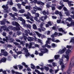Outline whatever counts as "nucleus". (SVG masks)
I'll return each instance as SVG.
<instances>
[{"mask_svg": "<svg viewBox=\"0 0 74 74\" xmlns=\"http://www.w3.org/2000/svg\"><path fill=\"white\" fill-rule=\"evenodd\" d=\"M40 50L41 53H46L48 52V49L46 48H44L43 49H41Z\"/></svg>", "mask_w": 74, "mask_h": 74, "instance_id": "nucleus-12", "label": "nucleus"}, {"mask_svg": "<svg viewBox=\"0 0 74 74\" xmlns=\"http://www.w3.org/2000/svg\"><path fill=\"white\" fill-rule=\"evenodd\" d=\"M74 2H73L72 1H69L68 2V4L69 6V7H71V6H73L74 5L73 4H72L71 3H73Z\"/></svg>", "mask_w": 74, "mask_h": 74, "instance_id": "nucleus-16", "label": "nucleus"}, {"mask_svg": "<svg viewBox=\"0 0 74 74\" xmlns=\"http://www.w3.org/2000/svg\"><path fill=\"white\" fill-rule=\"evenodd\" d=\"M71 10L72 11V12H71V13L74 15V9L73 7H71Z\"/></svg>", "mask_w": 74, "mask_h": 74, "instance_id": "nucleus-35", "label": "nucleus"}, {"mask_svg": "<svg viewBox=\"0 0 74 74\" xmlns=\"http://www.w3.org/2000/svg\"><path fill=\"white\" fill-rule=\"evenodd\" d=\"M2 8H3L4 10V12L5 13H7L8 14L9 12L8 11V6H7V4L6 5H3L2 6Z\"/></svg>", "mask_w": 74, "mask_h": 74, "instance_id": "nucleus-7", "label": "nucleus"}, {"mask_svg": "<svg viewBox=\"0 0 74 74\" xmlns=\"http://www.w3.org/2000/svg\"><path fill=\"white\" fill-rule=\"evenodd\" d=\"M27 40L28 41H32L33 40H34V38L33 37H30V36H29L27 38Z\"/></svg>", "mask_w": 74, "mask_h": 74, "instance_id": "nucleus-18", "label": "nucleus"}, {"mask_svg": "<svg viewBox=\"0 0 74 74\" xmlns=\"http://www.w3.org/2000/svg\"><path fill=\"white\" fill-rule=\"evenodd\" d=\"M63 60L62 59H60V65H62L64 64V63L63 62Z\"/></svg>", "mask_w": 74, "mask_h": 74, "instance_id": "nucleus-26", "label": "nucleus"}, {"mask_svg": "<svg viewBox=\"0 0 74 74\" xmlns=\"http://www.w3.org/2000/svg\"><path fill=\"white\" fill-rule=\"evenodd\" d=\"M19 69L21 70L23 69V66L22 65H18V66Z\"/></svg>", "mask_w": 74, "mask_h": 74, "instance_id": "nucleus-48", "label": "nucleus"}, {"mask_svg": "<svg viewBox=\"0 0 74 74\" xmlns=\"http://www.w3.org/2000/svg\"><path fill=\"white\" fill-rule=\"evenodd\" d=\"M52 6H51V7L52 10V11H54V10H55V6H56V5L54 4H52Z\"/></svg>", "mask_w": 74, "mask_h": 74, "instance_id": "nucleus-22", "label": "nucleus"}, {"mask_svg": "<svg viewBox=\"0 0 74 74\" xmlns=\"http://www.w3.org/2000/svg\"><path fill=\"white\" fill-rule=\"evenodd\" d=\"M66 21H69V22H71L72 21V18H66Z\"/></svg>", "mask_w": 74, "mask_h": 74, "instance_id": "nucleus-43", "label": "nucleus"}, {"mask_svg": "<svg viewBox=\"0 0 74 74\" xmlns=\"http://www.w3.org/2000/svg\"><path fill=\"white\" fill-rule=\"evenodd\" d=\"M21 51H24L25 53V56L27 58L28 56L29 57H32V58H34V55H30V54L28 52V51L27 50V49L25 47H24Z\"/></svg>", "mask_w": 74, "mask_h": 74, "instance_id": "nucleus-1", "label": "nucleus"}, {"mask_svg": "<svg viewBox=\"0 0 74 74\" xmlns=\"http://www.w3.org/2000/svg\"><path fill=\"white\" fill-rule=\"evenodd\" d=\"M33 28L34 29V30H37V26H36V25L35 24H34L33 25Z\"/></svg>", "mask_w": 74, "mask_h": 74, "instance_id": "nucleus-34", "label": "nucleus"}, {"mask_svg": "<svg viewBox=\"0 0 74 74\" xmlns=\"http://www.w3.org/2000/svg\"><path fill=\"white\" fill-rule=\"evenodd\" d=\"M50 33H51V31H48L47 32V35H49V34H50Z\"/></svg>", "mask_w": 74, "mask_h": 74, "instance_id": "nucleus-61", "label": "nucleus"}, {"mask_svg": "<svg viewBox=\"0 0 74 74\" xmlns=\"http://www.w3.org/2000/svg\"><path fill=\"white\" fill-rule=\"evenodd\" d=\"M1 28L3 29L4 30H5L7 29V26L6 25L2 26L1 27Z\"/></svg>", "mask_w": 74, "mask_h": 74, "instance_id": "nucleus-32", "label": "nucleus"}, {"mask_svg": "<svg viewBox=\"0 0 74 74\" xmlns=\"http://www.w3.org/2000/svg\"><path fill=\"white\" fill-rule=\"evenodd\" d=\"M21 64H22V65H23L26 68L28 67V66H27V65L26 64V63L24 62H23Z\"/></svg>", "mask_w": 74, "mask_h": 74, "instance_id": "nucleus-36", "label": "nucleus"}, {"mask_svg": "<svg viewBox=\"0 0 74 74\" xmlns=\"http://www.w3.org/2000/svg\"><path fill=\"white\" fill-rule=\"evenodd\" d=\"M42 14L44 15H49V12L48 11H47L46 10H45L42 12Z\"/></svg>", "mask_w": 74, "mask_h": 74, "instance_id": "nucleus-14", "label": "nucleus"}, {"mask_svg": "<svg viewBox=\"0 0 74 74\" xmlns=\"http://www.w3.org/2000/svg\"><path fill=\"white\" fill-rule=\"evenodd\" d=\"M71 47H72L71 46H70V45H67L66 46V47L67 48H68V49H70V48H71Z\"/></svg>", "mask_w": 74, "mask_h": 74, "instance_id": "nucleus-58", "label": "nucleus"}, {"mask_svg": "<svg viewBox=\"0 0 74 74\" xmlns=\"http://www.w3.org/2000/svg\"><path fill=\"white\" fill-rule=\"evenodd\" d=\"M74 66V60L73 59L71 60L70 62L69 66L71 67H73Z\"/></svg>", "mask_w": 74, "mask_h": 74, "instance_id": "nucleus-13", "label": "nucleus"}, {"mask_svg": "<svg viewBox=\"0 0 74 74\" xmlns=\"http://www.w3.org/2000/svg\"><path fill=\"white\" fill-rule=\"evenodd\" d=\"M18 19L20 21H22V23H21L22 25H25V24L26 21L23 19V18L22 17H18Z\"/></svg>", "mask_w": 74, "mask_h": 74, "instance_id": "nucleus-9", "label": "nucleus"}, {"mask_svg": "<svg viewBox=\"0 0 74 74\" xmlns=\"http://www.w3.org/2000/svg\"><path fill=\"white\" fill-rule=\"evenodd\" d=\"M46 6L47 8H49V7H51V6L49 5V4L46 5Z\"/></svg>", "mask_w": 74, "mask_h": 74, "instance_id": "nucleus-60", "label": "nucleus"}, {"mask_svg": "<svg viewBox=\"0 0 74 74\" xmlns=\"http://www.w3.org/2000/svg\"><path fill=\"white\" fill-rule=\"evenodd\" d=\"M13 43L14 44V45H18V47L19 48H22V47L21 46V45H19V44L18 43H16V42H14Z\"/></svg>", "mask_w": 74, "mask_h": 74, "instance_id": "nucleus-19", "label": "nucleus"}, {"mask_svg": "<svg viewBox=\"0 0 74 74\" xmlns=\"http://www.w3.org/2000/svg\"><path fill=\"white\" fill-rule=\"evenodd\" d=\"M44 23L42 22L40 25V27L41 28H42V26H44Z\"/></svg>", "mask_w": 74, "mask_h": 74, "instance_id": "nucleus-56", "label": "nucleus"}, {"mask_svg": "<svg viewBox=\"0 0 74 74\" xmlns=\"http://www.w3.org/2000/svg\"><path fill=\"white\" fill-rule=\"evenodd\" d=\"M33 8L34 10L35 11H36L37 10L38 7L36 6H35V7H34Z\"/></svg>", "mask_w": 74, "mask_h": 74, "instance_id": "nucleus-50", "label": "nucleus"}, {"mask_svg": "<svg viewBox=\"0 0 74 74\" xmlns=\"http://www.w3.org/2000/svg\"><path fill=\"white\" fill-rule=\"evenodd\" d=\"M8 29H11V30H12L13 29V27L12 25H10L8 27Z\"/></svg>", "mask_w": 74, "mask_h": 74, "instance_id": "nucleus-46", "label": "nucleus"}, {"mask_svg": "<svg viewBox=\"0 0 74 74\" xmlns=\"http://www.w3.org/2000/svg\"><path fill=\"white\" fill-rule=\"evenodd\" d=\"M25 8L27 10H30L31 9V6H26Z\"/></svg>", "mask_w": 74, "mask_h": 74, "instance_id": "nucleus-30", "label": "nucleus"}, {"mask_svg": "<svg viewBox=\"0 0 74 74\" xmlns=\"http://www.w3.org/2000/svg\"><path fill=\"white\" fill-rule=\"evenodd\" d=\"M66 51V48H64L62 50H60L58 52V53H60V54H63V53H64V52H65Z\"/></svg>", "mask_w": 74, "mask_h": 74, "instance_id": "nucleus-11", "label": "nucleus"}, {"mask_svg": "<svg viewBox=\"0 0 74 74\" xmlns=\"http://www.w3.org/2000/svg\"><path fill=\"white\" fill-rule=\"evenodd\" d=\"M31 68L32 69H35V66L33 64H31Z\"/></svg>", "mask_w": 74, "mask_h": 74, "instance_id": "nucleus-41", "label": "nucleus"}, {"mask_svg": "<svg viewBox=\"0 0 74 74\" xmlns=\"http://www.w3.org/2000/svg\"><path fill=\"white\" fill-rule=\"evenodd\" d=\"M66 23L67 24V26H71V24H69V23L67 22H66Z\"/></svg>", "mask_w": 74, "mask_h": 74, "instance_id": "nucleus-49", "label": "nucleus"}, {"mask_svg": "<svg viewBox=\"0 0 74 74\" xmlns=\"http://www.w3.org/2000/svg\"><path fill=\"white\" fill-rule=\"evenodd\" d=\"M59 57H60V55H56L54 56V58L55 59H59Z\"/></svg>", "mask_w": 74, "mask_h": 74, "instance_id": "nucleus-37", "label": "nucleus"}, {"mask_svg": "<svg viewBox=\"0 0 74 74\" xmlns=\"http://www.w3.org/2000/svg\"><path fill=\"white\" fill-rule=\"evenodd\" d=\"M5 21L4 20L3 21H1V25H5Z\"/></svg>", "mask_w": 74, "mask_h": 74, "instance_id": "nucleus-42", "label": "nucleus"}, {"mask_svg": "<svg viewBox=\"0 0 74 74\" xmlns=\"http://www.w3.org/2000/svg\"><path fill=\"white\" fill-rule=\"evenodd\" d=\"M3 20H4V21H5V22L8 24H10V22L8 21H7V19H6L5 18H4L3 19Z\"/></svg>", "mask_w": 74, "mask_h": 74, "instance_id": "nucleus-44", "label": "nucleus"}, {"mask_svg": "<svg viewBox=\"0 0 74 74\" xmlns=\"http://www.w3.org/2000/svg\"><path fill=\"white\" fill-rule=\"evenodd\" d=\"M16 41L18 42H20V44H21V45H22V46H24L25 45V44H26L25 41H21V40H20L19 39H16Z\"/></svg>", "mask_w": 74, "mask_h": 74, "instance_id": "nucleus-10", "label": "nucleus"}, {"mask_svg": "<svg viewBox=\"0 0 74 74\" xmlns=\"http://www.w3.org/2000/svg\"><path fill=\"white\" fill-rule=\"evenodd\" d=\"M41 28H42V31H45V30H46V28L44 27H42Z\"/></svg>", "mask_w": 74, "mask_h": 74, "instance_id": "nucleus-64", "label": "nucleus"}, {"mask_svg": "<svg viewBox=\"0 0 74 74\" xmlns=\"http://www.w3.org/2000/svg\"><path fill=\"white\" fill-rule=\"evenodd\" d=\"M47 40H48L47 41H46V44H49V43L50 42V41H50V40H51V38H48Z\"/></svg>", "mask_w": 74, "mask_h": 74, "instance_id": "nucleus-33", "label": "nucleus"}, {"mask_svg": "<svg viewBox=\"0 0 74 74\" xmlns=\"http://www.w3.org/2000/svg\"><path fill=\"white\" fill-rule=\"evenodd\" d=\"M16 34L17 35H21V32L20 31H18L17 32Z\"/></svg>", "mask_w": 74, "mask_h": 74, "instance_id": "nucleus-52", "label": "nucleus"}, {"mask_svg": "<svg viewBox=\"0 0 74 74\" xmlns=\"http://www.w3.org/2000/svg\"><path fill=\"white\" fill-rule=\"evenodd\" d=\"M62 6H59L57 7V8L59 9V10H62Z\"/></svg>", "mask_w": 74, "mask_h": 74, "instance_id": "nucleus-62", "label": "nucleus"}, {"mask_svg": "<svg viewBox=\"0 0 74 74\" xmlns=\"http://www.w3.org/2000/svg\"><path fill=\"white\" fill-rule=\"evenodd\" d=\"M25 36H28V34H29L30 36H34L36 35L35 33L34 32H30V30L29 29L25 30Z\"/></svg>", "mask_w": 74, "mask_h": 74, "instance_id": "nucleus-6", "label": "nucleus"}, {"mask_svg": "<svg viewBox=\"0 0 74 74\" xmlns=\"http://www.w3.org/2000/svg\"><path fill=\"white\" fill-rule=\"evenodd\" d=\"M12 10H13V11H14L15 12H18V10H17V9L15 7H12Z\"/></svg>", "mask_w": 74, "mask_h": 74, "instance_id": "nucleus-28", "label": "nucleus"}, {"mask_svg": "<svg viewBox=\"0 0 74 74\" xmlns=\"http://www.w3.org/2000/svg\"><path fill=\"white\" fill-rule=\"evenodd\" d=\"M3 55L5 56H8V53L7 51H5L3 54Z\"/></svg>", "mask_w": 74, "mask_h": 74, "instance_id": "nucleus-38", "label": "nucleus"}, {"mask_svg": "<svg viewBox=\"0 0 74 74\" xmlns=\"http://www.w3.org/2000/svg\"><path fill=\"white\" fill-rule=\"evenodd\" d=\"M22 36H23L24 40H25V41H26V40H27V37L25 36V34H22Z\"/></svg>", "mask_w": 74, "mask_h": 74, "instance_id": "nucleus-24", "label": "nucleus"}, {"mask_svg": "<svg viewBox=\"0 0 74 74\" xmlns=\"http://www.w3.org/2000/svg\"><path fill=\"white\" fill-rule=\"evenodd\" d=\"M22 51H17V52L16 53V54H17V55H18L22 54Z\"/></svg>", "mask_w": 74, "mask_h": 74, "instance_id": "nucleus-47", "label": "nucleus"}, {"mask_svg": "<svg viewBox=\"0 0 74 74\" xmlns=\"http://www.w3.org/2000/svg\"><path fill=\"white\" fill-rule=\"evenodd\" d=\"M42 48H45V47H47L49 48H51V46L50 45H48V44L46 43V44L45 45H42Z\"/></svg>", "mask_w": 74, "mask_h": 74, "instance_id": "nucleus-17", "label": "nucleus"}, {"mask_svg": "<svg viewBox=\"0 0 74 74\" xmlns=\"http://www.w3.org/2000/svg\"><path fill=\"white\" fill-rule=\"evenodd\" d=\"M2 62H5L6 61V60H7V58H3L2 59Z\"/></svg>", "mask_w": 74, "mask_h": 74, "instance_id": "nucleus-45", "label": "nucleus"}, {"mask_svg": "<svg viewBox=\"0 0 74 74\" xmlns=\"http://www.w3.org/2000/svg\"><path fill=\"white\" fill-rule=\"evenodd\" d=\"M67 74H70V70L69 69L67 71Z\"/></svg>", "mask_w": 74, "mask_h": 74, "instance_id": "nucleus-63", "label": "nucleus"}, {"mask_svg": "<svg viewBox=\"0 0 74 74\" xmlns=\"http://www.w3.org/2000/svg\"><path fill=\"white\" fill-rule=\"evenodd\" d=\"M71 51V50L68 49L67 50V51L66 52V56L64 55H62V58H65L66 59V61L67 62H68L69 61V53H70Z\"/></svg>", "mask_w": 74, "mask_h": 74, "instance_id": "nucleus-3", "label": "nucleus"}, {"mask_svg": "<svg viewBox=\"0 0 74 74\" xmlns=\"http://www.w3.org/2000/svg\"><path fill=\"white\" fill-rule=\"evenodd\" d=\"M24 16H26V18L27 19H29L31 21H32V22H34V20L33 19L34 17L31 16V14H30V13L29 12L27 13V14H24Z\"/></svg>", "mask_w": 74, "mask_h": 74, "instance_id": "nucleus-4", "label": "nucleus"}, {"mask_svg": "<svg viewBox=\"0 0 74 74\" xmlns=\"http://www.w3.org/2000/svg\"><path fill=\"white\" fill-rule=\"evenodd\" d=\"M40 20L41 21H43L44 20V16H42L40 18Z\"/></svg>", "mask_w": 74, "mask_h": 74, "instance_id": "nucleus-54", "label": "nucleus"}, {"mask_svg": "<svg viewBox=\"0 0 74 74\" xmlns=\"http://www.w3.org/2000/svg\"><path fill=\"white\" fill-rule=\"evenodd\" d=\"M38 41L39 43H40V45H42V44H43V43H42V40H41L40 39H38Z\"/></svg>", "mask_w": 74, "mask_h": 74, "instance_id": "nucleus-39", "label": "nucleus"}, {"mask_svg": "<svg viewBox=\"0 0 74 74\" xmlns=\"http://www.w3.org/2000/svg\"><path fill=\"white\" fill-rule=\"evenodd\" d=\"M58 31L59 32H62V33H63L64 34H66L67 32H65V31L63 29V28H61L58 29Z\"/></svg>", "mask_w": 74, "mask_h": 74, "instance_id": "nucleus-15", "label": "nucleus"}, {"mask_svg": "<svg viewBox=\"0 0 74 74\" xmlns=\"http://www.w3.org/2000/svg\"><path fill=\"white\" fill-rule=\"evenodd\" d=\"M59 11L57 10L55 12V14H56V15H58L59 14Z\"/></svg>", "mask_w": 74, "mask_h": 74, "instance_id": "nucleus-57", "label": "nucleus"}, {"mask_svg": "<svg viewBox=\"0 0 74 74\" xmlns=\"http://www.w3.org/2000/svg\"><path fill=\"white\" fill-rule=\"evenodd\" d=\"M45 69L46 71H48L49 70V68L48 67L45 66Z\"/></svg>", "mask_w": 74, "mask_h": 74, "instance_id": "nucleus-53", "label": "nucleus"}, {"mask_svg": "<svg viewBox=\"0 0 74 74\" xmlns=\"http://www.w3.org/2000/svg\"><path fill=\"white\" fill-rule=\"evenodd\" d=\"M7 3L8 4L10 5H13V3L12 0H10V1H8Z\"/></svg>", "mask_w": 74, "mask_h": 74, "instance_id": "nucleus-23", "label": "nucleus"}, {"mask_svg": "<svg viewBox=\"0 0 74 74\" xmlns=\"http://www.w3.org/2000/svg\"><path fill=\"white\" fill-rule=\"evenodd\" d=\"M17 5L18 7V8L19 9H22V7H21V5L19 3H18L17 4Z\"/></svg>", "mask_w": 74, "mask_h": 74, "instance_id": "nucleus-40", "label": "nucleus"}, {"mask_svg": "<svg viewBox=\"0 0 74 74\" xmlns=\"http://www.w3.org/2000/svg\"><path fill=\"white\" fill-rule=\"evenodd\" d=\"M35 33L39 37H41V36H42V34H41L39 33L38 32H35Z\"/></svg>", "mask_w": 74, "mask_h": 74, "instance_id": "nucleus-27", "label": "nucleus"}, {"mask_svg": "<svg viewBox=\"0 0 74 74\" xmlns=\"http://www.w3.org/2000/svg\"><path fill=\"white\" fill-rule=\"evenodd\" d=\"M35 72H36V73H38V74H44V73H41L40 72V71H38L37 69H35Z\"/></svg>", "mask_w": 74, "mask_h": 74, "instance_id": "nucleus-31", "label": "nucleus"}, {"mask_svg": "<svg viewBox=\"0 0 74 74\" xmlns=\"http://www.w3.org/2000/svg\"><path fill=\"white\" fill-rule=\"evenodd\" d=\"M51 45L53 47H57V45H55V43H52Z\"/></svg>", "mask_w": 74, "mask_h": 74, "instance_id": "nucleus-51", "label": "nucleus"}, {"mask_svg": "<svg viewBox=\"0 0 74 74\" xmlns=\"http://www.w3.org/2000/svg\"><path fill=\"white\" fill-rule=\"evenodd\" d=\"M25 11L24 9H21L18 10V12L21 13V14H23V13L25 12Z\"/></svg>", "mask_w": 74, "mask_h": 74, "instance_id": "nucleus-25", "label": "nucleus"}, {"mask_svg": "<svg viewBox=\"0 0 74 74\" xmlns=\"http://www.w3.org/2000/svg\"><path fill=\"white\" fill-rule=\"evenodd\" d=\"M63 10L65 11V14L66 15L68 16H70V14H69V12L68 11V10L67 9V8L65 7H64L63 8Z\"/></svg>", "mask_w": 74, "mask_h": 74, "instance_id": "nucleus-8", "label": "nucleus"}, {"mask_svg": "<svg viewBox=\"0 0 74 74\" xmlns=\"http://www.w3.org/2000/svg\"><path fill=\"white\" fill-rule=\"evenodd\" d=\"M13 57L14 58V59H16V58H18V55H14L13 56Z\"/></svg>", "mask_w": 74, "mask_h": 74, "instance_id": "nucleus-59", "label": "nucleus"}, {"mask_svg": "<svg viewBox=\"0 0 74 74\" xmlns=\"http://www.w3.org/2000/svg\"><path fill=\"white\" fill-rule=\"evenodd\" d=\"M34 44H35V43L34 42L29 43V46L28 48L29 49L31 48L32 47V45H34Z\"/></svg>", "mask_w": 74, "mask_h": 74, "instance_id": "nucleus-20", "label": "nucleus"}, {"mask_svg": "<svg viewBox=\"0 0 74 74\" xmlns=\"http://www.w3.org/2000/svg\"><path fill=\"white\" fill-rule=\"evenodd\" d=\"M51 37H52V38L51 39V40L52 41H53V42H55V36H54L53 35H52L51 36Z\"/></svg>", "mask_w": 74, "mask_h": 74, "instance_id": "nucleus-29", "label": "nucleus"}, {"mask_svg": "<svg viewBox=\"0 0 74 74\" xmlns=\"http://www.w3.org/2000/svg\"><path fill=\"white\" fill-rule=\"evenodd\" d=\"M11 37L10 35L6 36L5 37L6 39L5 38H3V41H6V42H8V41H11V42H14L15 41V40L13 38H11Z\"/></svg>", "mask_w": 74, "mask_h": 74, "instance_id": "nucleus-2", "label": "nucleus"}, {"mask_svg": "<svg viewBox=\"0 0 74 74\" xmlns=\"http://www.w3.org/2000/svg\"><path fill=\"white\" fill-rule=\"evenodd\" d=\"M24 26L25 27H27V28H29V29H31V25L29 24H25L24 25Z\"/></svg>", "mask_w": 74, "mask_h": 74, "instance_id": "nucleus-21", "label": "nucleus"}, {"mask_svg": "<svg viewBox=\"0 0 74 74\" xmlns=\"http://www.w3.org/2000/svg\"><path fill=\"white\" fill-rule=\"evenodd\" d=\"M12 23L13 25H14V26H16V30H21L20 28L21 27V26H20V25H19L18 22H12Z\"/></svg>", "mask_w": 74, "mask_h": 74, "instance_id": "nucleus-5", "label": "nucleus"}, {"mask_svg": "<svg viewBox=\"0 0 74 74\" xmlns=\"http://www.w3.org/2000/svg\"><path fill=\"white\" fill-rule=\"evenodd\" d=\"M58 15L60 16H63V14H62V12H59V13H58Z\"/></svg>", "mask_w": 74, "mask_h": 74, "instance_id": "nucleus-55", "label": "nucleus"}]
</instances>
